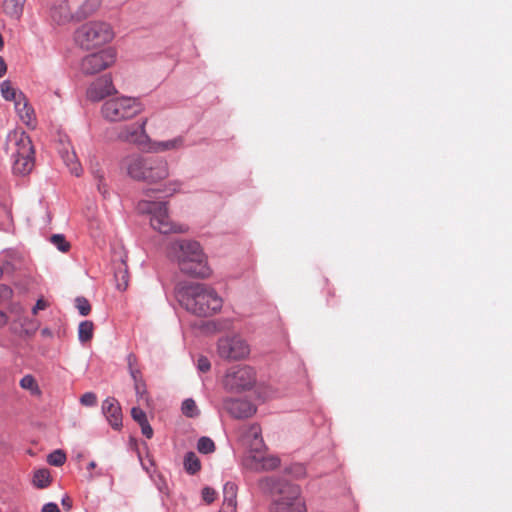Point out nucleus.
<instances>
[{"label":"nucleus","instance_id":"nucleus-29","mask_svg":"<svg viewBox=\"0 0 512 512\" xmlns=\"http://www.w3.org/2000/svg\"><path fill=\"white\" fill-rule=\"evenodd\" d=\"M51 483V476L48 469H38L33 475V485L37 488L43 489Z\"/></svg>","mask_w":512,"mask_h":512},{"label":"nucleus","instance_id":"nucleus-1","mask_svg":"<svg viewBox=\"0 0 512 512\" xmlns=\"http://www.w3.org/2000/svg\"><path fill=\"white\" fill-rule=\"evenodd\" d=\"M175 296L181 307L199 317L212 316L223 306V299L216 290L203 283L179 285Z\"/></svg>","mask_w":512,"mask_h":512},{"label":"nucleus","instance_id":"nucleus-17","mask_svg":"<svg viewBox=\"0 0 512 512\" xmlns=\"http://www.w3.org/2000/svg\"><path fill=\"white\" fill-rule=\"evenodd\" d=\"M102 413L115 430L122 426V411L119 402L114 397H107L102 403Z\"/></svg>","mask_w":512,"mask_h":512},{"label":"nucleus","instance_id":"nucleus-19","mask_svg":"<svg viewBox=\"0 0 512 512\" xmlns=\"http://www.w3.org/2000/svg\"><path fill=\"white\" fill-rule=\"evenodd\" d=\"M184 146V138L182 136L165 141H152L147 143L145 150L148 153H159L171 150H178Z\"/></svg>","mask_w":512,"mask_h":512},{"label":"nucleus","instance_id":"nucleus-39","mask_svg":"<svg viewBox=\"0 0 512 512\" xmlns=\"http://www.w3.org/2000/svg\"><path fill=\"white\" fill-rule=\"evenodd\" d=\"M131 416L133 420L136 421L139 425L148 421L146 413L139 407H133L131 409Z\"/></svg>","mask_w":512,"mask_h":512},{"label":"nucleus","instance_id":"nucleus-53","mask_svg":"<svg viewBox=\"0 0 512 512\" xmlns=\"http://www.w3.org/2000/svg\"><path fill=\"white\" fill-rule=\"evenodd\" d=\"M62 505L66 508V509H70L72 507V503L70 501V499L66 496L64 498H62V501H61Z\"/></svg>","mask_w":512,"mask_h":512},{"label":"nucleus","instance_id":"nucleus-3","mask_svg":"<svg viewBox=\"0 0 512 512\" xmlns=\"http://www.w3.org/2000/svg\"><path fill=\"white\" fill-rule=\"evenodd\" d=\"M259 489L275 498L271 504V512H306L298 485L289 483L279 477L269 476L258 481Z\"/></svg>","mask_w":512,"mask_h":512},{"label":"nucleus","instance_id":"nucleus-18","mask_svg":"<svg viewBox=\"0 0 512 512\" xmlns=\"http://www.w3.org/2000/svg\"><path fill=\"white\" fill-rule=\"evenodd\" d=\"M247 465L254 469L274 470L280 465V459L277 456H263L261 452L248 455Z\"/></svg>","mask_w":512,"mask_h":512},{"label":"nucleus","instance_id":"nucleus-34","mask_svg":"<svg viewBox=\"0 0 512 512\" xmlns=\"http://www.w3.org/2000/svg\"><path fill=\"white\" fill-rule=\"evenodd\" d=\"M285 473L294 478H302L306 475V467L301 463H294L285 468Z\"/></svg>","mask_w":512,"mask_h":512},{"label":"nucleus","instance_id":"nucleus-7","mask_svg":"<svg viewBox=\"0 0 512 512\" xmlns=\"http://www.w3.org/2000/svg\"><path fill=\"white\" fill-rule=\"evenodd\" d=\"M144 110L142 103L133 97H116L102 105V115L110 122H120L131 119Z\"/></svg>","mask_w":512,"mask_h":512},{"label":"nucleus","instance_id":"nucleus-56","mask_svg":"<svg viewBox=\"0 0 512 512\" xmlns=\"http://www.w3.org/2000/svg\"><path fill=\"white\" fill-rule=\"evenodd\" d=\"M163 487H166V484H163V486L158 485V489L160 490V492H163Z\"/></svg>","mask_w":512,"mask_h":512},{"label":"nucleus","instance_id":"nucleus-12","mask_svg":"<svg viewBox=\"0 0 512 512\" xmlns=\"http://www.w3.org/2000/svg\"><path fill=\"white\" fill-rule=\"evenodd\" d=\"M222 408L235 419H246L252 417L256 406L246 399L227 397L222 400Z\"/></svg>","mask_w":512,"mask_h":512},{"label":"nucleus","instance_id":"nucleus-22","mask_svg":"<svg viewBox=\"0 0 512 512\" xmlns=\"http://www.w3.org/2000/svg\"><path fill=\"white\" fill-rule=\"evenodd\" d=\"M244 436L250 441L249 445L251 451L249 455L259 453L265 447L264 441L261 436V428L258 424L250 425L247 428Z\"/></svg>","mask_w":512,"mask_h":512},{"label":"nucleus","instance_id":"nucleus-20","mask_svg":"<svg viewBox=\"0 0 512 512\" xmlns=\"http://www.w3.org/2000/svg\"><path fill=\"white\" fill-rule=\"evenodd\" d=\"M50 15L53 21L58 24H65L75 19V13L72 12L67 0H60L53 4Z\"/></svg>","mask_w":512,"mask_h":512},{"label":"nucleus","instance_id":"nucleus-25","mask_svg":"<svg viewBox=\"0 0 512 512\" xmlns=\"http://www.w3.org/2000/svg\"><path fill=\"white\" fill-rule=\"evenodd\" d=\"M114 277L116 280L117 289L120 291H125L128 287L129 274H128L127 265L123 259L121 260V263L115 269Z\"/></svg>","mask_w":512,"mask_h":512},{"label":"nucleus","instance_id":"nucleus-46","mask_svg":"<svg viewBox=\"0 0 512 512\" xmlns=\"http://www.w3.org/2000/svg\"><path fill=\"white\" fill-rule=\"evenodd\" d=\"M12 293L13 291L9 286L4 284L0 285V297L8 299L12 296Z\"/></svg>","mask_w":512,"mask_h":512},{"label":"nucleus","instance_id":"nucleus-9","mask_svg":"<svg viewBox=\"0 0 512 512\" xmlns=\"http://www.w3.org/2000/svg\"><path fill=\"white\" fill-rule=\"evenodd\" d=\"M217 352L222 359L236 361L244 359L250 354V346L239 335L225 336L218 340Z\"/></svg>","mask_w":512,"mask_h":512},{"label":"nucleus","instance_id":"nucleus-28","mask_svg":"<svg viewBox=\"0 0 512 512\" xmlns=\"http://www.w3.org/2000/svg\"><path fill=\"white\" fill-rule=\"evenodd\" d=\"M184 469L190 475L196 474L201 469L200 460L194 452L189 451L185 454Z\"/></svg>","mask_w":512,"mask_h":512},{"label":"nucleus","instance_id":"nucleus-51","mask_svg":"<svg viewBox=\"0 0 512 512\" xmlns=\"http://www.w3.org/2000/svg\"><path fill=\"white\" fill-rule=\"evenodd\" d=\"M128 369L134 368L133 365L136 363V356L133 353L127 355Z\"/></svg>","mask_w":512,"mask_h":512},{"label":"nucleus","instance_id":"nucleus-58","mask_svg":"<svg viewBox=\"0 0 512 512\" xmlns=\"http://www.w3.org/2000/svg\"><path fill=\"white\" fill-rule=\"evenodd\" d=\"M141 464H142V468H143L144 470L148 471V466H145V464H144V463H141Z\"/></svg>","mask_w":512,"mask_h":512},{"label":"nucleus","instance_id":"nucleus-44","mask_svg":"<svg viewBox=\"0 0 512 512\" xmlns=\"http://www.w3.org/2000/svg\"><path fill=\"white\" fill-rule=\"evenodd\" d=\"M181 187V183L179 181L169 182L166 188L163 190L167 195H172L175 192L179 191Z\"/></svg>","mask_w":512,"mask_h":512},{"label":"nucleus","instance_id":"nucleus-16","mask_svg":"<svg viewBox=\"0 0 512 512\" xmlns=\"http://www.w3.org/2000/svg\"><path fill=\"white\" fill-rule=\"evenodd\" d=\"M60 157L64 164L75 176H80L82 167L77 159L76 153L68 140L60 139V146L58 148Z\"/></svg>","mask_w":512,"mask_h":512},{"label":"nucleus","instance_id":"nucleus-31","mask_svg":"<svg viewBox=\"0 0 512 512\" xmlns=\"http://www.w3.org/2000/svg\"><path fill=\"white\" fill-rule=\"evenodd\" d=\"M181 411L185 416L189 418L196 417L200 413L195 401L192 398H187L182 402Z\"/></svg>","mask_w":512,"mask_h":512},{"label":"nucleus","instance_id":"nucleus-10","mask_svg":"<svg viewBox=\"0 0 512 512\" xmlns=\"http://www.w3.org/2000/svg\"><path fill=\"white\" fill-rule=\"evenodd\" d=\"M116 61L115 49L108 47L95 53L86 55L80 63L81 72L85 75H94L110 67Z\"/></svg>","mask_w":512,"mask_h":512},{"label":"nucleus","instance_id":"nucleus-48","mask_svg":"<svg viewBox=\"0 0 512 512\" xmlns=\"http://www.w3.org/2000/svg\"><path fill=\"white\" fill-rule=\"evenodd\" d=\"M46 306H47L46 302H45L44 300H42V299H39V300H37L36 304H35V305H34V307L32 308V313H33V314H37V312H38L39 310H43V309H45V308H46Z\"/></svg>","mask_w":512,"mask_h":512},{"label":"nucleus","instance_id":"nucleus-45","mask_svg":"<svg viewBox=\"0 0 512 512\" xmlns=\"http://www.w3.org/2000/svg\"><path fill=\"white\" fill-rule=\"evenodd\" d=\"M140 427H141L142 434L146 438H148V439L152 438V436H153V429H152V427H151V425L149 424L148 421H146L145 423H141Z\"/></svg>","mask_w":512,"mask_h":512},{"label":"nucleus","instance_id":"nucleus-54","mask_svg":"<svg viewBox=\"0 0 512 512\" xmlns=\"http://www.w3.org/2000/svg\"><path fill=\"white\" fill-rule=\"evenodd\" d=\"M96 467V463L94 461H91L89 464H88V469H93Z\"/></svg>","mask_w":512,"mask_h":512},{"label":"nucleus","instance_id":"nucleus-49","mask_svg":"<svg viewBox=\"0 0 512 512\" xmlns=\"http://www.w3.org/2000/svg\"><path fill=\"white\" fill-rule=\"evenodd\" d=\"M129 374H130L131 378L133 379L134 384L136 383V381H143L141 379V374L138 369H136V368L129 369Z\"/></svg>","mask_w":512,"mask_h":512},{"label":"nucleus","instance_id":"nucleus-14","mask_svg":"<svg viewBox=\"0 0 512 512\" xmlns=\"http://www.w3.org/2000/svg\"><path fill=\"white\" fill-rule=\"evenodd\" d=\"M113 93H116V89L111 76L103 75L89 85L86 96L92 102H99Z\"/></svg>","mask_w":512,"mask_h":512},{"label":"nucleus","instance_id":"nucleus-5","mask_svg":"<svg viewBox=\"0 0 512 512\" xmlns=\"http://www.w3.org/2000/svg\"><path fill=\"white\" fill-rule=\"evenodd\" d=\"M137 210L142 214H149L152 228L162 234L186 233L188 231L187 225L175 224L170 220L166 202L140 200Z\"/></svg>","mask_w":512,"mask_h":512},{"label":"nucleus","instance_id":"nucleus-52","mask_svg":"<svg viewBox=\"0 0 512 512\" xmlns=\"http://www.w3.org/2000/svg\"><path fill=\"white\" fill-rule=\"evenodd\" d=\"M8 322V317L7 315L0 310V326H4L6 325Z\"/></svg>","mask_w":512,"mask_h":512},{"label":"nucleus","instance_id":"nucleus-38","mask_svg":"<svg viewBox=\"0 0 512 512\" xmlns=\"http://www.w3.org/2000/svg\"><path fill=\"white\" fill-rule=\"evenodd\" d=\"M80 403L87 407H93L97 403V396L93 392H86L80 397Z\"/></svg>","mask_w":512,"mask_h":512},{"label":"nucleus","instance_id":"nucleus-40","mask_svg":"<svg viewBox=\"0 0 512 512\" xmlns=\"http://www.w3.org/2000/svg\"><path fill=\"white\" fill-rule=\"evenodd\" d=\"M202 498L207 504H211L216 499V491L206 486L202 489Z\"/></svg>","mask_w":512,"mask_h":512},{"label":"nucleus","instance_id":"nucleus-41","mask_svg":"<svg viewBox=\"0 0 512 512\" xmlns=\"http://www.w3.org/2000/svg\"><path fill=\"white\" fill-rule=\"evenodd\" d=\"M92 173L96 179H98V190L100 193H102L104 196L106 194V189L104 184H102V179L104 177V173L99 169H92Z\"/></svg>","mask_w":512,"mask_h":512},{"label":"nucleus","instance_id":"nucleus-36","mask_svg":"<svg viewBox=\"0 0 512 512\" xmlns=\"http://www.w3.org/2000/svg\"><path fill=\"white\" fill-rule=\"evenodd\" d=\"M76 308L81 316H87L91 311L89 301L85 297H77L75 299Z\"/></svg>","mask_w":512,"mask_h":512},{"label":"nucleus","instance_id":"nucleus-47","mask_svg":"<svg viewBox=\"0 0 512 512\" xmlns=\"http://www.w3.org/2000/svg\"><path fill=\"white\" fill-rule=\"evenodd\" d=\"M41 512H61L58 505L54 502H49V503H46L43 507H42V511Z\"/></svg>","mask_w":512,"mask_h":512},{"label":"nucleus","instance_id":"nucleus-27","mask_svg":"<svg viewBox=\"0 0 512 512\" xmlns=\"http://www.w3.org/2000/svg\"><path fill=\"white\" fill-rule=\"evenodd\" d=\"M0 91L2 97L5 100L14 101L15 103L16 101L24 100V95L21 92L17 93V91L12 87L11 82L9 80H4L3 82H1Z\"/></svg>","mask_w":512,"mask_h":512},{"label":"nucleus","instance_id":"nucleus-50","mask_svg":"<svg viewBox=\"0 0 512 512\" xmlns=\"http://www.w3.org/2000/svg\"><path fill=\"white\" fill-rule=\"evenodd\" d=\"M7 72V65L2 56H0V78H2Z\"/></svg>","mask_w":512,"mask_h":512},{"label":"nucleus","instance_id":"nucleus-6","mask_svg":"<svg viewBox=\"0 0 512 512\" xmlns=\"http://www.w3.org/2000/svg\"><path fill=\"white\" fill-rule=\"evenodd\" d=\"M114 37L111 25L104 21H89L74 32V41L82 49L89 50L110 42Z\"/></svg>","mask_w":512,"mask_h":512},{"label":"nucleus","instance_id":"nucleus-8","mask_svg":"<svg viewBox=\"0 0 512 512\" xmlns=\"http://www.w3.org/2000/svg\"><path fill=\"white\" fill-rule=\"evenodd\" d=\"M256 383V372L248 365H239L230 368L224 375V388L233 393L251 390Z\"/></svg>","mask_w":512,"mask_h":512},{"label":"nucleus","instance_id":"nucleus-30","mask_svg":"<svg viewBox=\"0 0 512 512\" xmlns=\"http://www.w3.org/2000/svg\"><path fill=\"white\" fill-rule=\"evenodd\" d=\"M94 325L92 321L85 320L78 326V339L81 343L88 342L93 337Z\"/></svg>","mask_w":512,"mask_h":512},{"label":"nucleus","instance_id":"nucleus-43","mask_svg":"<svg viewBox=\"0 0 512 512\" xmlns=\"http://www.w3.org/2000/svg\"><path fill=\"white\" fill-rule=\"evenodd\" d=\"M135 394L138 399H143L144 396L147 394L146 390V384L144 381H136L134 384Z\"/></svg>","mask_w":512,"mask_h":512},{"label":"nucleus","instance_id":"nucleus-32","mask_svg":"<svg viewBox=\"0 0 512 512\" xmlns=\"http://www.w3.org/2000/svg\"><path fill=\"white\" fill-rule=\"evenodd\" d=\"M197 449L202 454H209L215 450V444L211 438L203 436L197 442Z\"/></svg>","mask_w":512,"mask_h":512},{"label":"nucleus","instance_id":"nucleus-13","mask_svg":"<svg viewBox=\"0 0 512 512\" xmlns=\"http://www.w3.org/2000/svg\"><path fill=\"white\" fill-rule=\"evenodd\" d=\"M147 157L140 154H130L121 161V167L126 170L129 177L136 181L145 182Z\"/></svg>","mask_w":512,"mask_h":512},{"label":"nucleus","instance_id":"nucleus-37","mask_svg":"<svg viewBox=\"0 0 512 512\" xmlns=\"http://www.w3.org/2000/svg\"><path fill=\"white\" fill-rule=\"evenodd\" d=\"M20 386L23 389H27L30 391H38V385L34 379V377L30 374H27L22 377L20 380Z\"/></svg>","mask_w":512,"mask_h":512},{"label":"nucleus","instance_id":"nucleus-4","mask_svg":"<svg viewBox=\"0 0 512 512\" xmlns=\"http://www.w3.org/2000/svg\"><path fill=\"white\" fill-rule=\"evenodd\" d=\"M5 149L10 153L14 173L26 175L34 167V147L30 136L25 131L14 130L9 132Z\"/></svg>","mask_w":512,"mask_h":512},{"label":"nucleus","instance_id":"nucleus-15","mask_svg":"<svg viewBox=\"0 0 512 512\" xmlns=\"http://www.w3.org/2000/svg\"><path fill=\"white\" fill-rule=\"evenodd\" d=\"M145 175V182L149 184L166 179L169 176L168 162L161 157L148 156Z\"/></svg>","mask_w":512,"mask_h":512},{"label":"nucleus","instance_id":"nucleus-33","mask_svg":"<svg viewBox=\"0 0 512 512\" xmlns=\"http://www.w3.org/2000/svg\"><path fill=\"white\" fill-rule=\"evenodd\" d=\"M66 461V454L60 450H54L47 456V462L56 467L62 466Z\"/></svg>","mask_w":512,"mask_h":512},{"label":"nucleus","instance_id":"nucleus-35","mask_svg":"<svg viewBox=\"0 0 512 512\" xmlns=\"http://www.w3.org/2000/svg\"><path fill=\"white\" fill-rule=\"evenodd\" d=\"M51 243L61 252H67L70 248V244L66 241L63 234L52 235Z\"/></svg>","mask_w":512,"mask_h":512},{"label":"nucleus","instance_id":"nucleus-26","mask_svg":"<svg viewBox=\"0 0 512 512\" xmlns=\"http://www.w3.org/2000/svg\"><path fill=\"white\" fill-rule=\"evenodd\" d=\"M15 108L22 122L28 126L31 125L34 120V110L28 105L26 99L16 101Z\"/></svg>","mask_w":512,"mask_h":512},{"label":"nucleus","instance_id":"nucleus-11","mask_svg":"<svg viewBox=\"0 0 512 512\" xmlns=\"http://www.w3.org/2000/svg\"><path fill=\"white\" fill-rule=\"evenodd\" d=\"M147 119L142 120L138 124H132L123 127L117 134L120 141L135 144L142 150H145L147 143L150 142V137L146 133Z\"/></svg>","mask_w":512,"mask_h":512},{"label":"nucleus","instance_id":"nucleus-2","mask_svg":"<svg viewBox=\"0 0 512 512\" xmlns=\"http://www.w3.org/2000/svg\"><path fill=\"white\" fill-rule=\"evenodd\" d=\"M168 256L187 276L207 278L212 273L206 254L195 240L181 239L171 242L168 246Z\"/></svg>","mask_w":512,"mask_h":512},{"label":"nucleus","instance_id":"nucleus-55","mask_svg":"<svg viewBox=\"0 0 512 512\" xmlns=\"http://www.w3.org/2000/svg\"><path fill=\"white\" fill-rule=\"evenodd\" d=\"M13 310H15L16 312L22 310L21 306L19 305H15V307L13 308Z\"/></svg>","mask_w":512,"mask_h":512},{"label":"nucleus","instance_id":"nucleus-23","mask_svg":"<svg viewBox=\"0 0 512 512\" xmlns=\"http://www.w3.org/2000/svg\"><path fill=\"white\" fill-rule=\"evenodd\" d=\"M26 0H3V11L11 18L19 19L23 14Z\"/></svg>","mask_w":512,"mask_h":512},{"label":"nucleus","instance_id":"nucleus-42","mask_svg":"<svg viewBox=\"0 0 512 512\" xmlns=\"http://www.w3.org/2000/svg\"><path fill=\"white\" fill-rule=\"evenodd\" d=\"M197 368L203 373L208 372L211 368L209 359L205 356L199 357L197 360Z\"/></svg>","mask_w":512,"mask_h":512},{"label":"nucleus","instance_id":"nucleus-57","mask_svg":"<svg viewBox=\"0 0 512 512\" xmlns=\"http://www.w3.org/2000/svg\"><path fill=\"white\" fill-rule=\"evenodd\" d=\"M163 487H166V484H163V486L158 485V489L160 490V492H163Z\"/></svg>","mask_w":512,"mask_h":512},{"label":"nucleus","instance_id":"nucleus-24","mask_svg":"<svg viewBox=\"0 0 512 512\" xmlns=\"http://www.w3.org/2000/svg\"><path fill=\"white\" fill-rule=\"evenodd\" d=\"M101 5L100 0H85L75 11V19L82 20L92 15Z\"/></svg>","mask_w":512,"mask_h":512},{"label":"nucleus","instance_id":"nucleus-21","mask_svg":"<svg viewBox=\"0 0 512 512\" xmlns=\"http://www.w3.org/2000/svg\"><path fill=\"white\" fill-rule=\"evenodd\" d=\"M237 485L226 482L223 486V503L219 512H236Z\"/></svg>","mask_w":512,"mask_h":512}]
</instances>
